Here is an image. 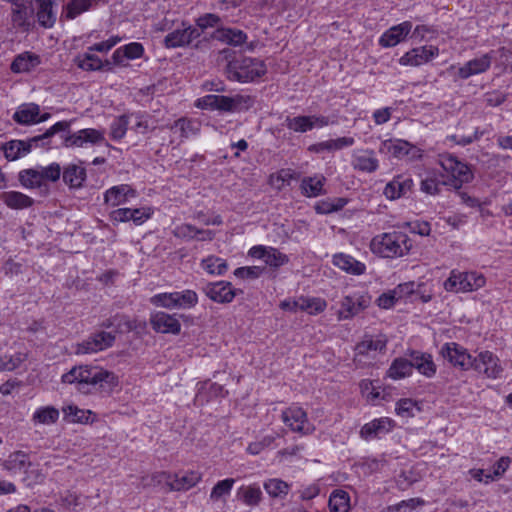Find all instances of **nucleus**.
Segmentation results:
<instances>
[{
	"label": "nucleus",
	"mask_w": 512,
	"mask_h": 512,
	"mask_svg": "<svg viewBox=\"0 0 512 512\" xmlns=\"http://www.w3.org/2000/svg\"><path fill=\"white\" fill-rule=\"evenodd\" d=\"M115 380L116 377L112 372L90 365L74 366L61 377L62 383L73 384L83 393H88L91 388L97 385L102 386L103 383L113 385Z\"/></svg>",
	"instance_id": "1"
},
{
	"label": "nucleus",
	"mask_w": 512,
	"mask_h": 512,
	"mask_svg": "<svg viewBox=\"0 0 512 512\" xmlns=\"http://www.w3.org/2000/svg\"><path fill=\"white\" fill-rule=\"evenodd\" d=\"M412 247L409 236L401 231L384 232L370 242L371 252L381 258L395 259L406 256Z\"/></svg>",
	"instance_id": "2"
},
{
	"label": "nucleus",
	"mask_w": 512,
	"mask_h": 512,
	"mask_svg": "<svg viewBox=\"0 0 512 512\" xmlns=\"http://www.w3.org/2000/svg\"><path fill=\"white\" fill-rule=\"evenodd\" d=\"M159 31H167L163 44L168 49L186 47L200 37V29L186 21L165 17L156 24Z\"/></svg>",
	"instance_id": "3"
},
{
	"label": "nucleus",
	"mask_w": 512,
	"mask_h": 512,
	"mask_svg": "<svg viewBox=\"0 0 512 512\" xmlns=\"http://www.w3.org/2000/svg\"><path fill=\"white\" fill-rule=\"evenodd\" d=\"M266 65L259 58L240 56L229 61L226 69L228 79L248 83L266 73Z\"/></svg>",
	"instance_id": "4"
},
{
	"label": "nucleus",
	"mask_w": 512,
	"mask_h": 512,
	"mask_svg": "<svg viewBox=\"0 0 512 512\" xmlns=\"http://www.w3.org/2000/svg\"><path fill=\"white\" fill-rule=\"evenodd\" d=\"M251 99L249 96L236 94L234 96H224L208 94L195 101V107L203 110L234 113L248 109Z\"/></svg>",
	"instance_id": "5"
},
{
	"label": "nucleus",
	"mask_w": 512,
	"mask_h": 512,
	"mask_svg": "<svg viewBox=\"0 0 512 512\" xmlns=\"http://www.w3.org/2000/svg\"><path fill=\"white\" fill-rule=\"evenodd\" d=\"M485 284L486 278L481 273L453 269L450 271L449 277L444 281L443 288L447 292L468 293L479 290Z\"/></svg>",
	"instance_id": "6"
},
{
	"label": "nucleus",
	"mask_w": 512,
	"mask_h": 512,
	"mask_svg": "<svg viewBox=\"0 0 512 512\" xmlns=\"http://www.w3.org/2000/svg\"><path fill=\"white\" fill-rule=\"evenodd\" d=\"M149 302L156 307L168 310H189L198 303V295L194 290L161 292L153 295Z\"/></svg>",
	"instance_id": "7"
},
{
	"label": "nucleus",
	"mask_w": 512,
	"mask_h": 512,
	"mask_svg": "<svg viewBox=\"0 0 512 512\" xmlns=\"http://www.w3.org/2000/svg\"><path fill=\"white\" fill-rule=\"evenodd\" d=\"M439 164L449 177V184L459 189L463 184L468 183L473 178L470 167L460 161L452 154H442L439 156Z\"/></svg>",
	"instance_id": "8"
},
{
	"label": "nucleus",
	"mask_w": 512,
	"mask_h": 512,
	"mask_svg": "<svg viewBox=\"0 0 512 512\" xmlns=\"http://www.w3.org/2000/svg\"><path fill=\"white\" fill-rule=\"evenodd\" d=\"M105 142L103 130L84 128L63 137V145L67 148H89Z\"/></svg>",
	"instance_id": "9"
},
{
	"label": "nucleus",
	"mask_w": 512,
	"mask_h": 512,
	"mask_svg": "<svg viewBox=\"0 0 512 512\" xmlns=\"http://www.w3.org/2000/svg\"><path fill=\"white\" fill-rule=\"evenodd\" d=\"M371 302L368 293L354 291L345 295L340 302L337 316L339 320H349L365 310Z\"/></svg>",
	"instance_id": "10"
},
{
	"label": "nucleus",
	"mask_w": 512,
	"mask_h": 512,
	"mask_svg": "<svg viewBox=\"0 0 512 512\" xmlns=\"http://www.w3.org/2000/svg\"><path fill=\"white\" fill-rule=\"evenodd\" d=\"M379 151L380 153L388 154L398 159L408 157L409 160H418L423 156V151L420 148L402 139H387L382 141Z\"/></svg>",
	"instance_id": "11"
},
{
	"label": "nucleus",
	"mask_w": 512,
	"mask_h": 512,
	"mask_svg": "<svg viewBox=\"0 0 512 512\" xmlns=\"http://www.w3.org/2000/svg\"><path fill=\"white\" fill-rule=\"evenodd\" d=\"M472 368L489 379H498L503 373L500 359L490 351H481L473 357Z\"/></svg>",
	"instance_id": "12"
},
{
	"label": "nucleus",
	"mask_w": 512,
	"mask_h": 512,
	"mask_svg": "<svg viewBox=\"0 0 512 512\" xmlns=\"http://www.w3.org/2000/svg\"><path fill=\"white\" fill-rule=\"evenodd\" d=\"M440 354L451 365L463 371H467L472 368V355L466 348L456 342L445 343L441 347Z\"/></svg>",
	"instance_id": "13"
},
{
	"label": "nucleus",
	"mask_w": 512,
	"mask_h": 512,
	"mask_svg": "<svg viewBox=\"0 0 512 512\" xmlns=\"http://www.w3.org/2000/svg\"><path fill=\"white\" fill-rule=\"evenodd\" d=\"M115 335L111 332L99 331L76 345L75 353L78 355L93 354L103 351L113 345Z\"/></svg>",
	"instance_id": "14"
},
{
	"label": "nucleus",
	"mask_w": 512,
	"mask_h": 512,
	"mask_svg": "<svg viewBox=\"0 0 512 512\" xmlns=\"http://www.w3.org/2000/svg\"><path fill=\"white\" fill-rule=\"evenodd\" d=\"M247 255L253 259L263 260L267 266L274 269H278L289 262L288 255L272 246L254 245L248 250Z\"/></svg>",
	"instance_id": "15"
},
{
	"label": "nucleus",
	"mask_w": 512,
	"mask_h": 512,
	"mask_svg": "<svg viewBox=\"0 0 512 512\" xmlns=\"http://www.w3.org/2000/svg\"><path fill=\"white\" fill-rule=\"evenodd\" d=\"M282 421L293 431L300 434L313 432L314 427L309 422L306 412L297 405H292L282 411Z\"/></svg>",
	"instance_id": "16"
},
{
	"label": "nucleus",
	"mask_w": 512,
	"mask_h": 512,
	"mask_svg": "<svg viewBox=\"0 0 512 512\" xmlns=\"http://www.w3.org/2000/svg\"><path fill=\"white\" fill-rule=\"evenodd\" d=\"M145 49L140 42H130L123 46L118 47L111 56V63L113 67L126 68L129 62L140 59L144 56Z\"/></svg>",
	"instance_id": "17"
},
{
	"label": "nucleus",
	"mask_w": 512,
	"mask_h": 512,
	"mask_svg": "<svg viewBox=\"0 0 512 512\" xmlns=\"http://www.w3.org/2000/svg\"><path fill=\"white\" fill-rule=\"evenodd\" d=\"M439 55V49L433 45H425L413 48L403 54L399 59V64L402 66H421L428 63Z\"/></svg>",
	"instance_id": "18"
},
{
	"label": "nucleus",
	"mask_w": 512,
	"mask_h": 512,
	"mask_svg": "<svg viewBox=\"0 0 512 512\" xmlns=\"http://www.w3.org/2000/svg\"><path fill=\"white\" fill-rule=\"evenodd\" d=\"M351 166L362 173H374L379 169V160L372 149L357 148L351 154Z\"/></svg>",
	"instance_id": "19"
},
{
	"label": "nucleus",
	"mask_w": 512,
	"mask_h": 512,
	"mask_svg": "<svg viewBox=\"0 0 512 512\" xmlns=\"http://www.w3.org/2000/svg\"><path fill=\"white\" fill-rule=\"evenodd\" d=\"M138 193L134 187L129 184H119L108 188L103 193L104 204L111 207H119L127 204L131 199H135Z\"/></svg>",
	"instance_id": "20"
},
{
	"label": "nucleus",
	"mask_w": 512,
	"mask_h": 512,
	"mask_svg": "<svg viewBox=\"0 0 512 512\" xmlns=\"http://www.w3.org/2000/svg\"><path fill=\"white\" fill-rule=\"evenodd\" d=\"M414 181L410 176L399 174L390 180L383 189V195L390 201L406 197L413 189Z\"/></svg>",
	"instance_id": "21"
},
{
	"label": "nucleus",
	"mask_w": 512,
	"mask_h": 512,
	"mask_svg": "<svg viewBox=\"0 0 512 512\" xmlns=\"http://www.w3.org/2000/svg\"><path fill=\"white\" fill-rule=\"evenodd\" d=\"M412 22L403 21L384 31L378 39V43L383 48L395 47L403 42L412 32Z\"/></svg>",
	"instance_id": "22"
},
{
	"label": "nucleus",
	"mask_w": 512,
	"mask_h": 512,
	"mask_svg": "<svg viewBox=\"0 0 512 512\" xmlns=\"http://www.w3.org/2000/svg\"><path fill=\"white\" fill-rule=\"evenodd\" d=\"M395 427V422L389 417H380L364 424L360 430L361 437L367 441L382 438Z\"/></svg>",
	"instance_id": "23"
},
{
	"label": "nucleus",
	"mask_w": 512,
	"mask_h": 512,
	"mask_svg": "<svg viewBox=\"0 0 512 512\" xmlns=\"http://www.w3.org/2000/svg\"><path fill=\"white\" fill-rule=\"evenodd\" d=\"M386 343V340L381 336L364 338L356 346V361L366 364L367 362L363 358L369 356L374 359L378 353L385 349Z\"/></svg>",
	"instance_id": "24"
},
{
	"label": "nucleus",
	"mask_w": 512,
	"mask_h": 512,
	"mask_svg": "<svg viewBox=\"0 0 512 512\" xmlns=\"http://www.w3.org/2000/svg\"><path fill=\"white\" fill-rule=\"evenodd\" d=\"M41 146L39 142H34L33 138L28 140H11L2 147L5 158L8 161H15L29 154L33 148Z\"/></svg>",
	"instance_id": "25"
},
{
	"label": "nucleus",
	"mask_w": 512,
	"mask_h": 512,
	"mask_svg": "<svg viewBox=\"0 0 512 512\" xmlns=\"http://www.w3.org/2000/svg\"><path fill=\"white\" fill-rule=\"evenodd\" d=\"M74 62L77 67L83 71H111L113 69L111 59L103 61L100 57L95 55L94 52L90 51L89 48H87V51L84 53L78 54Z\"/></svg>",
	"instance_id": "26"
},
{
	"label": "nucleus",
	"mask_w": 512,
	"mask_h": 512,
	"mask_svg": "<svg viewBox=\"0 0 512 512\" xmlns=\"http://www.w3.org/2000/svg\"><path fill=\"white\" fill-rule=\"evenodd\" d=\"M49 114L40 115V107L34 103L20 105L13 115V119L22 125H31L44 122Z\"/></svg>",
	"instance_id": "27"
},
{
	"label": "nucleus",
	"mask_w": 512,
	"mask_h": 512,
	"mask_svg": "<svg viewBox=\"0 0 512 512\" xmlns=\"http://www.w3.org/2000/svg\"><path fill=\"white\" fill-rule=\"evenodd\" d=\"M33 15V8L30 0L14 3L11 6V21L14 27L22 30H29Z\"/></svg>",
	"instance_id": "28"
},
{
	"label": "nucleus",
	"mask_w": 512,
	"mask_h": 512,
	"mask_svg": "<svg viewBox=\"0 0 512 512\" xmlns=\"http://www.w3.org/2000/svg\"><path fill=\"white\" fill-rule=\"evenodd\" d=\"M205 293L209 299L218 303H230L236 296V292L230 282L217 281L205 287Z\"/></svg>",
	"instance_id": "29"
},
{
	"label": "nucleus",
	"mask_w": 512,
	"mask_h": 512,
	"mask_svg": "<svg viewBox=\"0 0 512 512\" xmlns=\"http://www.w3.org/2000/svg\"><path fill=\"white\" fill-rule=\"evenodd\" d=\"M332 263L338 269L354 276H360L366 272V264L346 253H336L332 257Z\"/></svg>",
	"instance_id": "30"
},
{
	"label": "nucleus",
	"mask_w": 512,
	"mask_h": 512,
	"mask_svg": "<svg viewBox=\"0 0 512 512\" xmlns=\"http://www.w3.org/2000/svg\"><path fill=\"white\" fill-rule=\"evenodd\" d=\"M491 63V54H483L480 57L469 60L459 67L457 74L461 79H468L471 76L486 72L490 68Z\"/></svg>",
	"instance_id": "31"
},
{
	"label": "nucleus",
	"mask_w": 512,
	"mask_h": 512,
	"mask_svg": "<svg viewBox=\"0 0 512 512\" xmlns=\"http://www.w3.org/2000/svg\"><path fill=\"white\" fill-rule=\"evenodd\" d=\"M150 321L153 329L159 333L177 334L181 329L179 320L166 312L158 311L153 313Z\"/></svg>",
	"instance_id": "32"
},
{
	"label": "nucleus",
	"mask_w": 512,
	"mask_h": 512,
	"mask_svg": "<svg viewBox=\"0 0 512 512\" xmlns=\"http://www.w3.org/2000/svg\"><path fill=\"white\" fill-rule=\"evenodd\" d=\"M41 64L39 55L25 51L15 56L10 65V70L15 74H24L34 71Z\"/></svg>",
	"instance_id": "33"
},
{
	"label": "nucleus",
	"mask_w": 512,
	"mask_h": 512,
	"mask_svg": "<svg viewBox=\"0 0 512 512\" xmlns=\"http://www.w3.org/2000/svg\"><path fill=\"white\" fill-rule=\"evenodd\" d=\"M326 181V177L320 173L304 177L300 183V190L302 195L308 198H316L318 196L324 195V186Z\"/></svg>",
	"instance_id": "34"
},
{
	"label": "nucleus",
	"mask_w": 512,
	"mask_h": 512,
	"mask_svg": "<svg viewBox=\"0 0 512 512\" xmlns=\"http://www.w3.org/2000/svg\"><path fill=\"white\" fill-rule=\"evenodd\" d=\"M413 292V283L399 284L392 290L381 294L377 299V304L383 309L392 308L400 299Z\"/></svg>",
	"instance_id": "35"
},
{
	"label": "nucleus",
	"mask_w": 512,
	"mask_h": 512,
	"mask_svg": "<svg viewBox=\"0 0 512 512\" xmlns=\"http://www.w3.org/2000/svg\"><path fill=\"white\" fill-rule=\"evenodd\" d=\"M174 235L178 238L186 240H199V241H211L215 233L212 230L198 229L191 224H180L174 229Z\"/></svg>",
	"instance_id": "36"
},
{
	"label": "nucleus",
	"mask_w": 512,
	"mask_h": 512,
	"mask_svg": "<svg viewBox=\"0 0 512 512\" xmlns=\"http://www.w3.org/2000/svg\"><path fill=\"white\" fill-rule=\"evenodd\" d=\"M63 181L71 189H78L83 186L86 180V169L79 164L70 163L64 167L61 173Z\"/></svg>",
	"instance_id": "37"
},
{
	"label": "nucleus",
	"mask_w": 512,
	"mask_h": 512,
	"mask_svg": "<svg viewBox=\"0 0 512 512\" xmlns=\"http://www.w3.org/2000/svg\"><path fill=\"white\" fill-rule=\"evenodd\" d=\"M60 411L51 405L37 407L31 415L34 426H51L57 423Z\"/></svg>",
	"instance_id": "38"
},
{
	"label": "nucleus",
	"mask_w": 512,
	"mask_h": 512,
	"mask_svg": "<svg viewBox=\"0 0 512 512\" xmlns=\"http://www.w3.org/2000/svg\"><path fill=\"white\" fill-rule=\"evenodd\" d=\"M445 184L446 182L439 171L429 169L422 175L420 190L425 194L435 196L439 194L441 187Z\"/></svg>",
	"instance_id": "39"
},
{
	"label": "nucleus",
	"mask_w": 512,
	"mask_h": 512,
	"mask_svg": "<svg viewBox=\"0 0 512 512\" xmlns=\"http://www.w3.org/2000/svg\"><path fill=\"white\" fill-rule=\"evenodd\" d=\"M37 4L36 17L40 26L52 28L57 20L53 0H35Z\"/></svg>",
	"instance_id": "40"
},
{
	"label": "nucleus",
	"mask_w": 512,
	"mask_h": 512,
	"mask_svg": "<svg viewBox=\"0 0 512 512\" xmlns=\"http://www.w3.org/2000/svg\"><path fill=\"white\" fill-rule=\"evenodd\" d=\"M413 369L415 368L420 374L431 378L436 374V365L431 354L414 351L411 353Z\"/></svg>",
	"instance_id": "41"
},
{
	"label": "nucleus",
	"mask_w": 512,
	"mask_h": 512,
	"mask_svg": "<svg viewBox=\"0 0 512 512\" xmlns=\"http://www.w3.org/2000/svg\"><path fill=\"white\" fill-rule=\"evenodd\" d=\"M1 201L10 209L22 210L33 205L34 200L19 191H6L0 195Z\"/></svg>",
	"instance_id": "42"
},
{
	"label": "nucleus",
	"mask_w": 512,
	"mask_h": 512,
	"mask_svg": "<svg viewBox=\"0 0 512 512\" xmlns=\"http://www.w3.org/2000/svg\"><path fill=\"white\" fill-rule=\"evenodd\" d=\"M98 0H69L63 7L61 17L66 20H74L81 14L89 11Z\"/></svg>",
	"instance_id": "43"
},
{
	"label": "nucleus",
	"mask_w": 512,
	"mask_h": 512,
	"mask_svg": "<svg viewBox=\"0 0 512 512\" xmlns=\"http://www.w3.org/2000/svg\"><path fill=\"white\" fill-rule=\"evenodd\" d=\"M200 126V122L196 119L180 118L171 125L170 129L173 134H178L181 138H189L198 134Z\"/></svg>",
	"instance_id": "44"
},
{
	"label": "nucleus",
	"mask_w": 512,
	"mask_h": 512,
	"mask_svg": "<svg viewBox=\"0 0 512 512\" xmlns=\"http://www.w3.org/2000/svg\"><path fill=\"white\" fill-rule=\"evenodd\" d=\"M236 496L245 505L254 507L257 506L262 500V491L257 484L242 485L237 489Z\"/></svg>",
	"instance_id": "45"
},
{
	"label": "nucleus",
	"mask_w": 512,
	"mask_h": 512,
	"mask_svg": "<svg viewBox=\"0 0 512 512\" xmlns=\"http://www.w3.org/2000/svg\"><path fill=\"white\" fill-rule=\"evenodd\" d=\"M200 266L206 273L212 276H221L228 270L226 260L215 255H209L202 259Z\"/></svg>",
	"instance_id": "46"
},
{
	"label": "nucleus",
	"mask_w": 512,
	"mask_h": 512,
	"mask_svg": "<svg viewBox=\"0 0 512 512\" xmlns=\"http://www.w3.org/2000/svg\"><path fill=\"white\" fill-rule=\"evenodd\" d=\"M413 372L412 360L409 361L405 358H396L390 365L387 376L393 380H399L409 377Z\"/></svg>",
	"instance_id": "47"
},
{
	"label": "nucleus",
	"mask_w": 512,
	"mask_h": 512,
	"mask_svg": "<svg viewBox=\"0 0 512 512\" xmlns=\"http://www.w3.org/2000/svg\"><path fill=\"white\" fill-rule=\"evenodd\" d=\"M201 480V474L197 471H189L175 475V479L170 483L174 490H188L195 486Z\"/></svg>",
	"instance_id": "48"
},
{
	"label": "nucleus",
	"mask_w": 512,
	"mask_h": 512,
	"mask_svg": "<svg viewBox=\"0 0 512 512\" xmlns=\"http://www.w3.org/2000/svg\"><path fill=\"white\" fill-rule=\"evenodd\" d=\"M329 510L330 512H348L350 509L349 494L342 490H334L329 497Z\"/></svg>",
	"instance_id": "49"
},
{
	"label": "nucleus",
	"mask_w": 512,
	"mask_h": 512,
	"mask_svg": "<svg viewBox=\"0 0 512 512\" xmlns=\"http://www.w3.org/2000/svg\"><path fill=\"white\" fill-rule=\"evenodd\" d=\"M29 461V456L23 451L11 453L5 461V468L12 473H24Z\"/></svg>",
	"instance_id": "50"
},
{
	"label": "nucleus",
	"mask_w": 512,
	"mask_h": 512,
	"mask_svg": "<svg viewBox=\"0 0 512 512\" xmlns=\"http://www.w3.org/2000/svg\"><path fill=\"white\" fill-rule=\"evenodd\" d=\"M263 488L270 497L284 499L289 493L290 485L279 478H271L263 483Z\"/></svg>",
	"instance_id": "51"
},
{
	"label": "nucleus",
	"mask_w": 512,
	"mask_h": 512,
	"mask_svg": "<svg viewBox=\"0 0 512 512\" xmlns=\"http://www.w3.org/2000/svg\"><path fill=\"white\" fill-rule=\"evenodd\" d=\"M39 166L21 170L18 174L20 184L27 189L38 188L43 185Z\"/></svg>",
	"instance_id": "52"
},
{
	"label": "nucleus",
	"mask_w": 512,
	"mask_h": 512,
	"mask_svg": "<svg viewBox=\"0 0 512 512\" xmlns=\"http://www.w3.org/2000/svg\"><path fill=\"white\" fill-rule=\"evenodd\" d=\"M298 176V173L292 169H281L270 176L269 183L273 188L282 190L289 186L293 180H296Z\"/></svg>",
	"instance_id": "53"
},
{
	"label": "nucleus",
	"mask_w": 512,
	"mask_h": 512,
	"mask_svg": "<svg viewBox=\"0 0 512 512\" xmlns=\"http://www.w3.org/2000/svg\"><path fill=\"white\" fill-rule=\"evenodd\" d=\"M62 412L65 420L73 423H88L92 417L90 410L80 409L75 405L64 406Z\"/></svg>",
	"instance_id": "54"
},
{
	"label": "nucleus",
	"mask_w": 512,
	"mask_h": 512,
	"mask_svg": "<svg viewBox=\"0 0 512 512\" xmlns=\"http://www.w3.org/2000/svg\"><path fill=\"white\" fill-rule=\"evenodd\" d=\"M395 412L398 416L408 419L420 412V406L416 400L403 398L396 402Z\"/></svg>",
	"instance_id": "55"
},
{
	"label": "nucleus",
	"mask_w": 512,
	"mask_h": 512,
	"mask_svg": "<svg viewBox=\"0 0 512 512\" xmlns=\"http://www.w3.org/2000/svg\"><path fill=\"white\" fill-rule=\"evenodd\" d=\"M130 121L128 115L123 114L116 117L110 124V137L114 141L123 139L129 128Z\"/></svg>",
	"instance_id": "56"
},
{
	"label": "nucleus",
	"mask_w": 512,
	"mask_h": 512,
	"mask_svg": "<svg viewBox=\"0 0 512 512\" xmlns=\"http://www.w3.org/2000/svg\"><path fill=\"white\" fill-rule=\"evenodd\" d=\"M218 37L221 41L233 46H239L247 39V35L242 30L234 28L218 30Z\"/></svg>",
	"instance_id": "57"
},
{
	"label": "nucleus",
	"mask_w": 512,
	"mask_h": 512,
	"mask_svg": "<svg viewBox=\"0 0 512 512\" xmlns=\"http://www.w3.org/2000/svg\"><path fill=\"white\" fill-rule=\"evenodd\" d=\"M301 311H305L311 315L323 312L327 307V302L320 297H303L301 296Z\"/></svg>",
	"instance_id": "58"
},
{
	"label": "nucleus",
	"mask_w": 512,
	"mask_h": 512,
	"mask_svg": "<svg viewBox=\"0 0 512 512\" xmlns=\"http://www.w3.org/2000/svg\"><path fill=\"white\" fill-rule=\"evenodd\" d=\"M234 484L235 479L233 478L218 481L211 490L210 499L215 502L229 496Z\"/></svg>",
	"instance_id": "59"
},
{
	"label": "nucleus",
	"mask_w": 512,
	"mask_h": 512,
	"mask_svg": "<svg viewBox=\"0 0 512 512\" xmlns=\"http://www.w3.org/2000/svg\"><path fill=\"white\" fill-rule=\"evenodd\" d=\"M24 474L23 480L27 486L41 484L46 478V472H44L42 468H39L38 465L32 464L31 462L28 464Z\"/></svg>",
	"instance_id": "60"
},
{
	"label": "nucleus",
	"mask_w": 512,
	"mask_h": 512,
	"mask_svg": "<svg viewBox=\"0 0 512 512\" xmlns=\"http://www.w3.org/2000/svg\"><path fill=\"white\" fill-rule=\"evenodd\" d=\"M308 115H299L287 117L285 119L286 127L296 133H306L311 131Z\"/></svg>",
	"instance_id": "61"
},
{
	"label": "nucleus",
	"mask_w": 512,
	"mask_h": 512,
	"mask_svg": "<svg viewBox=\"0 0 512 512\" xmlns=\"http://www.w3.org/2000/svg\"><path fill=\"white\" fill-rule=\"evenodd\" d=\"M71 122L68 121H58L54 125H52L46 132L42 135L33 137L34 142H39L41 146H45L48 144V139L61 131H69Z\"/></svg>",
	"instance_id": "62"
},
{
	"label": "nucleus",
	"mask_w": 512,
	"mask_h": 512,
	"mask_svg": "<svg viewBox=\"0 0 512 512\" xmlns=\"http://www.w3.org/2000/svg\"><path fill=\"white\" fill-rule=\"evenodd\" d=\"M360 388L362 394L371 402L382 398L381 387L378 381L363 380L360 383Z\"/></svg>",
	"instance_id": "63"
},
{
	"label": "nucleus",
	"mask_w": 512,
	"mask_h": 512,
	"mask_svg": "<svg viewBox=\"0 0 512 512\" xmlns=\"http://www.w3.org/2000/svg\"><path fill=\"white\" fill-rule=\"evenodd\" d=\"M278 435H265L261 439L251 442L247 448V453L258 455L267 448H270Z\"/></svg>",
	"instance_id": "64"
}]
</instances>
